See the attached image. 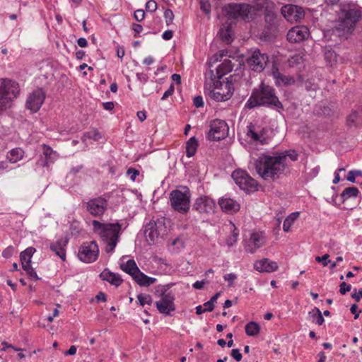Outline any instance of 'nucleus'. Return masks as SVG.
Listing matches in <instances>:
<instances>
[{
  "label": "nucleus",
  "instance_id": "obj_1",
  "mask_svg": "<svg viewBox=\"0 0 362 362\" xmlns=\"http://www.w3.org/2000/svg\"><path fill=\"white\" fill-rule=\"evenodd\" d=\"M284 156H279L277 154H262L255 162L257 174L264 180L274 181L279 179L287 166L284 163Z\"/></svg>",
  "mask_w": 362,
  "mask_h": 362
},
{
  "label": "nucleus",
  "instance_id": "obj_2",
  "mask_svg": "<svg viewBox=\"0 0 362 362\" xmlns=\"http://www.w3.org/2000/svg\"><path fill=\"white\" fill-rule=\"evenodd\" d=\"M259 106H267L279 112L284 109L282 103L276 95L275 89L264 82L252 90L245 104V107L249 109Z\"/></svg>",
  "mask_w": 362,
  "mask_h": 362
},
{
  "label": "nucleus",
  "instance_id": "obj_3",
  "mask_svg": "<svg viewBox=\"0 0 362 362\" xmlns=\"http://www.w3.org/2000/svg\"><path fill=\"white\" fill-rule=\"evenodd\" d=\"M361 16V11L356 5L352 4L343 7L339 20L334 27L333 33L339 37L347 38Z\"/></svg>",
  "mask_w": 362,
  "mask_h": 362
},
{
  "label": "nucleus",
  "instance_id": "obj_4",
  "mask_svg": "<svg viewBox=\"0 0 362 362\" xmlns=\"http://www.w3.org/2000/svg\"><path fill=\"white\" fill-rule=\"evenodd\" d=\"M92 225L94 232L100 236L102 241L106 245V252H113L119 241V233L122 229L121 224L118 223H103L94 220L92 222Z\"/></svg>",
  "mask_w": 362,
  "mask_h": 362
},
{
  "label": "nucleus",
  "instance_id": "obj_5",
  "mask_svg": "<svg viewBox=\"0 0 362 362\" xmlns=\"http://www.w3.org/2000/svg\"><path fill=\"white\" fill-rule=\"evenodd\" d=\"M205 91L209 97L216 102L226 101L233 95L232 84L224 79L211 78L210 83H205Z\"/></svg>",
  "mask_w": 362,
  "mask_h": 362
},
{
  "label": "nucleus",
  "instance_id": "obj_6",
  "mask_svg": "<svg viewBox=\"0 0 362 362\" xmlns=\"http://www.w3.org/2000/svg\"><path fill=\"white\" fill-rule=\"evenodd\" d=\"M191 192L187 186H180L170 193V206L173 210L182 214L188 213L190 209Z\"/></svg>",
  "mask_w": 362,
  "mask_h": 362
},
{
  "label": "nucleus",
  "instance_id": "obj_7",
  "mask_svg": "<svg viewBox=\"0 0 362 362\" xmlns=\"http://www.w3.org/2000/svg\"><path fill=\"white\" fill-rule=\"evenodd\" d=\"M19 91L18 83L8 78H0V113L11 107Z\"/></svg>",
  "mask_w": 362,
  "mask_h": 362
},
{
  "label": "nucleus",
  "instance_id": "obj_8",
  "mask_svg": "<svg viewBox=\"0 0 362 362\" xmlns=\"http://www.w3.org/2000/svg\"><path fill=\"white\" fill-rule=\"evenodd\" d=\"M223 12L228 20H252L255 15V8L245 3L229 4L223 8Z\"/></svg>",
  "mask_w": 362,
  "mask_h": 362
},
{
  "label": "nucleus",
  "instance_id": "obj_9",
  "mask_svg": "<svg viewBox=\"0 0 362 362\" xmlns=\"http://www.w3.org/2000/svg\"><path fill=\"white\" fill-rule=\"evenodd\" d=\"M99 254V248L95 241L84 243L78 250L79 259L86 263L95 262Z\"/></svg>",
  "mask_w": 362,
  "mask_h": 362
},
{
  "label": "nucleus",
  "instance_id": "obj_10",
  "mask_svg": "<svg viewBox=\"0 0 362 362\" xmlns=\"http://www.w3.org/2000/svg\"><path fill=\"white\" fill-rule=\"evenodd\" d=\"M269 62V56L259 49L254 50L251 55L247 59V64L249 67L256 71L262 72Z\"/></svg>",
  "mask_w": 362,
  "mask_h": 362
},
{
  "label": "nucleus",
  "instance_id": "obj_11",
  "mask_svg": "<svg viewBox=\"0 0 362 362\" xmlns=\"http://www.w3.org/2000/svg\"><path fill=\"white\" fill-rule=\"evenodd\" d=\"M244 242L245 252L253 254L266 244L267 237L263 232H253L250 233L249 239Z\"/></svg>",
  "mask_w": 362,
  "mask_h": 362
},
{
  "label": "nucleus",
  "instance_id": "obj_12",
  "mask_svg": "<svg viewBox=\"0 0 362 362\" xmlns=\"http://www.w3.org/2000/svg\"><path fill=\"white\" fill-rule=\"evenodd\" d=\"M228 132V126L226 122L221 119H215L210 124V129L207 134V138L212 141H219L226 136Z\"/></svg>",
  "mask_w": 362,
  "mask_h": 362
},
{
  "label": "nucleus",
  "instance_id": "obj_13",
  "mask_svg": "<svg viewBox=\"0 0 362 362\" xmlns=\"http://www.w3.org/2000/svg\"><path fill=\"white\" fill-rule=\"evenodd\" d=\"M216 204L215 201L209 196H201L197 198L193 204V209L199 214L209 215L215 212Z\"/></svg>",
  "mask_w": 362,
  "mask_h": 362
},
{
  "label": "nucleus",
  "instance_id": "obj_14",
  "mask_svg": "<svg viewBox=\"0 0 362 362\" xmlns=\"http://www.w3.org/2000/svg\"><path fill=\"white\" fill-rule=\"evenodd\" d=\"M267 132V130L264 127L250 123L247 127L246 136L250 141L264 145L268 144V139L266 136Z\"/></svg>",
  "mask_w": 362,
  "mask_h": 362
},
{
  "label": "nucleus",
  "instance_id": "obj_15",
  "mask_svg": "<svg viewBox=\"0 0 362 362\" xmlns=\"http://www.w3.org/2000/svg\"><path fill=\"white\" fill-rule=\"evenodd\" d=\"M107 207V201L103 197H98L89 199L86 203V210L95 217H100L104 214Z\"/></svg>",
  "mask_w": 362,
  "mask_h": 362
},
{
  "label": "nucleus",
  "instance_id": "obj_16",
  "mask_svg": "<svg viewBox=\"0 0 362 362\" xmlns=\"http://www.w3.org/2000/svg\"><path fill=\"white\" fill-rule=\"evenodd\" d=\"M175 295L172 291L160 296V299L155 303L158 312L165 315H170L175 310Z\"/></svg>",
  "mask_w": 362,
  "mask_h": 362
},
{
  "label": "nucleus",
  "instance_id": "obj_17",
  "mask_svg": "<svg viewBox=\"0 0 362 362\" xmlns=\"http://www.w3.org/2000/svg\"><path fill=\"white\" fill-rule=\"evenodd\" d=\"M45 98V93L37 89L29 95L26 100V107L31 112H37L41 107Z\"/></svg>",
  "mask_w": 362,
  "mask_h": 362
},
{
  "label": "nucleus",
  "instance_id": "obj_18",
  "mask_svg": "<svg viewBox=\"0 0 362 362\" xmlns=\"http://www.w3.org/2000/svg\"><path fill=\"white\" fill-rule=\"evenodd\" d=\"M309 35V30L306 26H295L287 33V40L290 42L298 43L305 40Z\"/></svg>",
  "mask_w": 362,
  "mask_h": 362
},
{
  "label": "nucleus",
  "instance_id": "obj_19",
  "mask_svg": "<svg viewBox=\"0 0 362 362\" xmlns=\"http://www.w3.org/2000/svg\"><path fill=\"white\" fill-rule=\"evenodd\" d=\"M281 14L290 22L298 21L304 16V13L300 7L295 5H285L281 8Z\"/></svg>",
  "mask_w": 362,
  "mask_h": 362
},
{
  "label": "nucleus",
  "instance_id": "obj_20",
  "mask_svg": "<svg viewBox=\"0 0 362 362\" xmlns=\"http://www.w3.org/2000/svg\"><path fill=\"white\" fill-rule=\"evenodd\" d=\"M267 25H265L262 36L266 40H270L274 37L276 33L277 24L276 17L274 14L268 13L265 16Z\"/></svg>",
  "mask_w": 362,
  "mask_h": 362
},
{
  "label": "nucleus",
  "instance_id": "obj_21",
  "mask_svg": "<svg viewBox=\"0 0 362 362\" xmlns=\"http://www.w3.org/2000/svg\"><path fill=\"white\" fill-rule=\"evenodd\" d=\"M218 203L222 211L226 214H235L240 209V204L230 197H223L218 199Z\"/></svg>",
  "mask_w": 362,
  "mask_h": 362
},
{
  "label": "nucleus",
  "instance_id": "obj_22",
  "mask_svg": "<svg viewBox=\"0 0 362 362\" xmlns=\"http://www.w3.org/2000/svg\"><path fill=\"white\" fill-rule=\"evenodd\" d=\"M254 268L259 272L270 273L277 270L278 264L276 262L271 261L269 259L265 258L256 261L254 264Z\"/></svg>",
  "mask_w": 362,
  "mask_h": 362
},
{
  "label": "nucleus",
  "instance_id": "obj_23",
  "mask_svg": "<svg viewBox=\"0 0 362 362\" xmlns=\"http://www.w3.org/2000/svg\"><path fill=\"white\" fill-rule=\"evenodd\" d=\"M67 240L58 239L56 242L51 243L50 250L55 253L62 261L66 259V250Z\"/></svg>",
  "mask_w": 362,
  "mask_h": 362
},
{
  "label": "nucleus",
  "instance_id": "obj_24",
  "mask_svg": "<svg viewBox=\"0 0 362 362\" xmlns=\"http://www.w3.org/2000/svg\"><path fill=\"white\" fill-rule=\"evenodd\" d=\"M100 278L106 281H108L112 285L119 286L123 281L121 276L118 274L111 272L107 269H105L100 274Z\"/></svg>",
  "mask_w": 362,
  "mask_h": 362
},
{
  "label": "nucleus",
  "instance_id": "obj_25",
  "mask_svg": "<svg viewBox=\"0 0 362 362\" xmlns=\"http://www.w3.org/2000/svg\"><path fill=\"white\" fill-rule=\"evenodd\" d=\"M133 279L141 286H149L156 281V279L148 276L139 269L134 274Z\"/></svg>",
  "mask_w": 362,
  "mask_h": 362
},
{
  "label": "nucleus",
  "instance_id": "obj_26",
  "mask_svg": "<svg viewBox=\"0 0 362 362\" xmlns=\"http://www.w3.org/2000/svg\"><path fill=\"white\" fill-rule=\"evenodd\" d=\"M233 67L229 60H225L216 68L217 80H223V77L231 71Z\"/></svg>",
  "mask_w": 362,
  "mask_h": 362
},
{
  "label": "nucleus",
  "instance_id": "obj_27",
  "mask_svg": "<svg viewBox=\"0 0 362 362\" xmlns=\"http://www.w3.org/2000/svg\"><path fill=\"white\" fill-rule=\"evenodd\" d=\"M24 151L20 148L11 149L6 155V159L10 163H16L23 158Z\"/></svg>",
  "mask_w": 362,
  "mask_h": 362
},
{
  "label": "nucleus",
  "instance_id": "obj_28",
  "mask_svg": "<svg viewBox=\"0 0 362 362\" xmlns=\"http://www.w3.org/2000/svg\"><path fill=\"white\" fill-rule=\"evenodd\" d=\"M218 35L221 40L226 43H230L233 40V30L230 25H223Z\"/></svg>",
  "mask_w": 362,
  "mask_h": 362
},
{
  "label": "nucleus",
  "instance_id": "obj_29",
  "mask_svg": "<svg viewBox=\"0 0 362 362\" xmlns=\"http://www.w3.org/2000/svg\"><path fill=\"white\" fill-rule=\"evenodd\" d=\"M360 194L359 190L356 187H346L340 194L342 202L351 197H357Z\"/></svg>",
  "mask_w": 362,
  "mask_h": 362
},
{
  "label": "nucleus",
  "instance_id": "obj_30",
  "mask_svg": "<svg viewBox=\"0 0 362 362\" xmlns=\"http://www.w3.org/2000/svg\"><path fill=\"white\" fill-rule=\"evenodd\" d=\"M120 267L124 272L130 274L132 278L139 269L134 259H129L126 263L122 264Z\"/></svg>",
  "mask_w": 362,
  "mask_h": 362
},
{
  "label": "nucleus",
  "instance_id": "obj_31",
  "mask_svg": "<svg viewBox=\"0 0 362 362\" xmlns=\"http://www.w3.org/2000/svg\"><path fill=\"white\" fill-rule=\"evenodd\" d=\"M160 225V223H154L149 224L148 228H146V236L148 237L151 241H154V239L158 238L160 235V233L158 232V227Z\"/></svg>",
  "mask_w": 362,
  "mask_h": 362
},
{
  "label": "nucleus",
  "instance_id": "obj_32",
  "mask_svg": "<svg viewBox=\"0 0 362 362\" xmlns=\"http://www.w3.org/2000/svg\"><path fill=\"white\" fill-rule=\"evenodd\" d=\"M198 147V141L194 136L191 137L186 143V154L190 158L195 155Z\"/></svg>",
  "mask_w": 362,
  "mask_h": 362
},
{
  "label": "nucleus",
  "instance_id": "obj_33",
  "mask_svg": "<svg viewBox=\"0 0 362 362\" xmlns=\"http://www.w3.org/2000/svg\"><path fill=\"white\" fill-rule=\"evenodd\" d=\"M43 155L45 158V165L48 166L50 163L57 158L56 152H54L51 147L45 144L42 145Z\"/></svg>",
  "mask_w": 362,
  "mask_h": 362
},
{
  "label": "nucleus",
  "instance_id": "obj_34",
  "mask_svg": "<svg viewBox=\"0 0 362 362\" xmlns=\"http://www.w3.org/2000/svg\"><path fill=\"white\" fill-rule=\"evenodd\" d=\"M273 76L276 81V84L281 83L288 86L294 83V79L292 77L286 76L281 74L278 70L273 71Z\"/></svg>",
  "mask_w": 362,
  "mask_h": 362
},
{
  "label": "nucleus",
  "instance_id": "obj_35",
  "mask_svg": "<svg viewBox=\"0 0 362 362\" xmlns=\"http://www.w3.org/2000/svg\"><path fill=\"white\" fill-rule=\"evenodd\" d=\"M248 176V174L242 170H236L232 173V177L235 180V183L240 187V189H243L244 181L246 177Z\"/></svg>",
  "mask_w": 362,
  "mask_h": 362
},
{
  "label": "nucleus",
  "instance_id": "obj_36",
  "mask_svg": "<svg viewBox=\"0 0 362 362\" xmlns=\"http://www.w3.org/2000/svg\"><path fill=\"white\" fill-rule=\"evenodd\" d=\"M245 332L250 337H255L259 334L260 326L255 322H250L245 325Z\"/></svg>",
  "mask_w": 362,
  "mask_h": 362
},
{
  "label": "nucleus",
  "instance_id": "obj_37",
  "mask_svg": "<svg viewBox=\"0 0 362 362\" xmlns=\"http://www.w3.org/2000/svg\"><path fill=\"white\" fill-rule=\"evenodd\" d=\"M299 216L298 212H294L291 214L284 221L283 223V230L285 232H288L290 230L291 227L297 219Z\"/></svg>",
  "mask_w": 362,
  "mask_h": 362
},
{
  "label": "nucleus",
  "instance_id": "obj_38",
  "mask_svg": "<svg viewBox=\"0 0 362 362\" xmlns=\"http://www.w3.org/2000/svg\"><path fill=\"white\" fill-rule=\"evenodd\" d=\"M257 181L251 177L249 175L244 181L243 189L247 191H253L257 189Z\"/></svg>",
  "mask_w": 362,
  "mask_h": 362
},
{
  "label": "nucleus",
  "instance_id": "obj_39",
  "mask_svg": "<svg viewBox=\"0 0 362 362\" xmlns=\"http://www.w3.org/2000/svg\"><path fill=\"white\" fill-rule=\"evenodd\" d=\"M35 252V249L33 247H28L20 255V259L22 262H31V258Z\"/></svg>",
  "mask_w": 362,
  "mask_h": 362
},
{
  "label": "nucleus",
  "instance_id": "obj_40",
  "mask_svg": "<svg viewBox=\"0 0 362 362\" xmlns=\"http://www.w3.org/2000/svg\"><path fill=\"white\" fill-rule=\"evenodd\" d=\"M279 156H284V163H286V158H289L291 160L296 161L298 158V154L295 150H288L277 154Z\"/></svg>",
  "mask_w": 362,
  "mask_h": 362
},
{
  "label": "nucleus",
  "instance_id": "obj_41",
  "mask_svg": "<svg viewBox=\"0 0 362 362\" xmlns=\"http://www.w3.org/2000/svg\"><path fill=\"white\" fill-rule=\"evenodd\" d=\"M137 300L139 305L141 306H144L145 305H151L153 302L151 296L149 294L145 293L139 294L137 296Z\"/></svg>",
  "mask_w": 362,
  "mask_h": 362
},
{
  "label": "nucleus",
  "instance_id": "obj_42",
  "mask_svg": "<svg viewBox=\"0 0 362 362\" xmlns=\"http://www.w3.org/2000/svg\"><path fill=\"white\" fill-rule=\"evenodd\" d=\"M310 313L311 314V313ZM312 313H313L312 317H313L314 321L315 322V323L318 325H322L324 323L325 320H324V317H322V315L320 309L317 308H315L314 310H313Z\"/></svg>",
  "mask_w": 362,
  "mask_h": 362
},
{
  "label": "nucleus",
  "instance_id": "obj_43",
  "mask_svg": "<svg viewBox=\"0 0 362 362\" xmlns=\"http://www.w3.org/2000/svg\"><path fill=\"white\" fill-rule=\"evenodd\" d=\"M164 18L167 25H170L174 19V13L172 10L166 9L164 12Z\"/></svg>",
  "mask_w": 362,
  "mask_h": 362
},
{
  "label": "nucleus",
  "instance_id": "obj_44",
  "mask_svg": "<svg viewBox=\"0 0 362 362\" xmlns=\"http://www.w3.org/2000/svg\"><path fill=\"white\" fill-rule=\"evenodd\" d=\"M329 257V255L328 254H325L322 257L317 256L315 261L322 263L324 267H326L328 265L329 262H330V261L328 260Z\"/></svg>",
  "mask_w": 362,
  "mask_h": 362
},
{
  "label": "nucleus",
  "instance_id": "obj_45",
  "mask_svg": "<svg viewBox=\"0 0 362 362\" xmlns=\"http://www.w3.org/2000/svg\"><path fill=\"white\" fill-rule=\"evenodd\" d=\"M200 4L202 11H203L206 15H209L211 12V4L204 0H201Z\"/></svg>",
  "mask_w": 362,
  "mask_h": 362
},
{
  "label": "nucleus",
  "instance_id": "obj_46",
  "mask_svg": "<svg viewBox=\"0 0 362 362\" xmlns=\"http://www.w3.org/2000/svg\"><path fill=\"white\" fill-rule=\"evenodd\" d=\"M147 11L153 13L157 9V3L153 0H150L146 4Z\"/></svg>",
  "mask_w": 362,
  "mask_h": 362
},
{
  "label": "nucleus",
  "instance_id": "obj_47",
  "mask_svg": "<svg viewBox=\"0 0 362 362\" xmlns=\"http://www.w3.org/2000/svg\"><path fill=\"white\" fill-rule=\"evenodd\" d=\"M238 235L239 232L236 230V228H234L233 234L231 235V236L233 237V241H230V240H226L227 245L229 247L233 246L237 242Z\"/></svg>",
  "mask_w": 362,
  "mask_h": 362
},
{
  "label": "nucleus",
  "instance_id": "obj_48",
  "mask_svg": "<svg viewBox=\"0 0 362 362\" xmlns=\"http://www.w3.org/2000/svg\"><path fill=\"white\" fill-rule=\"evenodd\" d=\"M223 279L225 281L229 282V286H232L233 281L237 279V275L233 273L227 274L223 276Z\"/></svg>",
  "mask_w": 362,
  "mask_h": 362
},
{
  "label": "nucleus",
  "instance_id": "obj_49",
  "mask_svg": "<svg viewBox=\"0 0 362 362\" xmlns=\"http://www.w3.org/2000/svg\"><path fill=\"white\" fill-rule=\"evenodd\" d=\"M84 136L89 139H93L95 141H98L101 138L100 133L96 131L86 132Z\"/></svg>",
  "mask_w": 362,
  "mask_h": 362
},
{
  "label": "nucleus",
  "instance_id": "obj_50",
  "mask_svg": "<svg viewBox=\"0 0 362 362\" xmlns=\"http://www.w3.org/2000/svg\"><path fill=\"white\" fill-rule=\"evenodd\" d=\"M351 289V285L346 284L345 282H342L340 284L339 292L341 295L346 294L347 292L350 291Z\"/></svg>",
  "mask_w": 362,
  "mask_h": 362
},
{
  "label": "nucleus",
  "instance_id": "obj_51",
  "mask_svg": "<svg viewBox=\"0 0 362 362\" xmlns=\"http://www.w3.org/2000/svg\"><path fill=\"white\" fill-rule=\"evenodd\" d=\"M174 90H175L174 85L171 84L170 86V87L168 88V89L167 90H165V93H163V95L161 98V100H164L167 99L169 96L172 95L173 93H174Z\"/></svg>",
  "mask_w": 362,
  "mask_h": 362
},
{
  "label": "nucleus",
  "instance_id": "obj_52",
  "mask_svg": "<svg viewBox=\"0 0 362 362\" xmlns=\"http://www.w3.org/2000/svg\"><path fill=\"white\" fill-rule=\"evenodd\" d=\"M231 356L235 359L237 361H240L242 360L243 356L240 352V350L238 349H233L231 351Z\"/></svg>",
  "mask_w": 362,
  "mask_h": 362
},
{
  "label": "nucleus",
  "instance_id": "obj_53",
  "mask_svg": "<svg viewBox=\"0 0 362 362\" xmlns=\"http://www.w3.org/2000/svg\"><path fill=\"white\" fill-rule=\"evenodd\" d=\"M134 18L136 19V21L140 22L142 20H144V18L145 17V13L143 10H136L134 12Z\"/></svg>",
  "mask_w": 362,
  "mask_h": 362
},
{
  "label": "nucleus",
  "instance_id": "obj_54",
  "mask_svg": "<svg viewBox=\"0 0 362 362\" xmlns=\"http://www.w3.org/2000/svg\"><path fill=\"white\" fill-rule=\"evenodd\" d=\"M194 105L196 107H202L204 106V100H203V98L200 95L199 96H196L194 98Z\"/></svg>",
  "mask_w": 362,
  "mask_h": 362
},
{
  "label": "nucleus",
  "instance_id": "obj_55",
  "mask_svg": "<svg viewBox=\"0 0 362 362\" xmlns=\"http://www.w3.org/2000/svg\"><path fill=\"white\" fill-rule=\"evenodd\" d=\"M127 174L130 176L131 180L134 181L139 175V172L134 168H129L127 170Z\"/></svg>",
  "mask_w": 362,
  "mask_h": 362
},
{
  "label": "nucleus",
  "instance_id": "obj_56",
  "mask_svg": "<svg viewBox=\"0 0 362 362\" xmlns=\"http://www.w3.org/2000/svg\"><path fill=\"white\" fill-rule=\"evenodd\" d=\"M173 285V284H168L160 286V288L158 291H160V295L163 296L164 294L168 293L170 291H168L171 286Z\"/></svg>",
  "mask_w": 362,
  "mask_h": 362
},
{
  "label": "nucleus",
  "instance_id": "obj_57",
  "mask_svg": "<svg viewBox=\"0 0 362 362\" xmlns=\"http://www.w3.org/2000/svg\"><path fill=\"white\" fill-rule=\"evenodd\" d=\"M325 59L329 60V62L335 60L336 58V54L334 51L332 50H327L325 52Z\"/></svg>",
  "mask_w": 362,
  "mask_h": 362
},
{
  "label": "nucleus",
  "instance_id": "obj_58",
  "mask_svg": "<svg viewBox=\"0 0 362 362\" xmlns=\"http://www.w3.org/2000/svg\"><path fill=\"white\" fill-rule=\"evenodd\" d=\"M132 29L135 33L134 37H136L143 30L142 26L140 24L136 23H134L132 25Z\"/></svg>",
  "mask_w": 362,
  "mask_h": 362
},
{
  "label": "nucleus",
  "instance_id": "obj_59",
  "mask_svg": "<svg viewBox=\"0 0 362 362\" xmlns=\"http://www.w3.org/2000/svg\"><path fill=\"white\" fill-rule=\"evenodd\" d=\"M8 163H10L8 162V160L6 158L5 160L0 161V170L1 171L8 170L9 168Z\"/></svg>",
  "mask_w": 362,
  "mask_h": 362
},
{
  "label": "nucleus",
  "instance_id": "obj_60",
  "mask_svg": "<svg viewBox=\"0 0 362 362\" xmlns=\"http://www.w3.org/2000/svg\"><path fill=\"white\" fill-rule=\"evenodd\" d=\"M354 293H352L351 297L357 302H358L361 298H362V289L359 290L358 293H356V288H354Z\"/></svg>",
  "mask_w": 362,
  "mask_h": 362
},
{
  "label": "nucleus",
  "instance_id": "obj_61",
  "mask_svg": "<svg viewBox=\"0 0 362 362\" xmlns=\"http://www.w3.org/2000/svg\"><path fill=\"white\" fill-rule=\"evenodd\" d=\"M173 32L170 30H165L162 35L163 38L165 40H170L173 37Z\"/></svg>",
  "mask_w": 362,
  "mask_h": 362
},
{
  "label": "nucleus",
  "instance_id": "obj_62",
  "mask_svg": "<svg viewBox=\"0 0 362 362\" xmlns=\"http://www.w3.org/2000/svg\"><path fill=\"white\" fill-rule=\"evenodd\" d=\"M154 61V59L151 56H148L144 59L143 64L149 66L153 64Z\"/></svg>",
  "mask_w": 362,
  "mask_h": 362
},
{
  "label": "nucleus",
  "instance_id": "obj_63",
  "mask_svg": "<svg viewBox=\"0 0 362 362\" xmlns=\"http://www.w3.org/2000/svg\"><path fill=\"white\" fill-rule=\"evenodd\" d=\"M78 45L81 47H86L88 45V41L84 37H80L77 40Z\"/></svg>",
  "mask_w": 362,
  "mask_h": 362
},
{
  "label": "nucleus",
  "instance_id": "obj_64",
  "mask_svg": "<svg viewBox=\"0 0 362 362\" xmlns=\"http://www.w3.org/2000/svg\"><path fill=\"white\" fill-rule=\"evenodd\" d=\"M13 249V247H8L6 249H5L2 252L3 257L6 258L9 257L11 255Z\"/></svg>",
  "mask_w": 362,
  "mask_h": 362
}]
</instances>
